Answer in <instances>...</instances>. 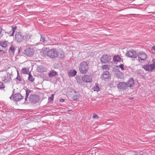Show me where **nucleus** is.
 I'll list each match as a JSON object with an SVG mask.
<instances>
[{
  "label": "nucleus",
  "instance_id": "nucleus-21",
  "mask_svg": "<svg viewBox=\"0 0 155 155\" xmlns=\"http://www.w3.org/2000/svg\"><path fill=\"white\" fill-rule=\"evenodd\" d=\"M76 80L78 83L81 84V85H83V82L84 81L83 80V77L81 78L79 77H77Z\"/></svg>",
  "mask_w": 155,
  "mask_h": 155
},
{
  "label": "nucleus",
  "instance_id": "nucleus-36",
  "mask_svg": "<svg viewBox=\"0 0 155 155\" xmlns=\"http://www.w3.org/2000/svg\"><path fill=\"white\" fill-rule=\"evenodd\" d=\"M118 73L119 76H117V77L120 78H121L123 77V73L120 72V71H119Z\"/></svg>",
  "mask_w": 155,
  "mask_h": 155
},
{
  "label": "nucleus",
  "instance_id": "nucleus-27",
  "mask_svg": "<svg viewBox=\"0 0 155 155\" xmlns=\"http://www.w3.org/2000/svg\"><path fill=\"white\" fill-rule=\"evenodd\" d=\"M59 57L60 59H63L64 57V53L63 51H61L59 53Z\"/></svg>",
  "mask_w": 155,
  "mask_h": 155
},
{
  "label": "nucleus",
  "instance_id": "nucleus-46",
  "mask_svg": "<svg viewBox=\"0 0 155 155\" xmlns=\"http://www.w3.org/2000/svg\"><path fill=\"white\" fill-rule=\"evenodd\" d=\"M130 99H132V98H130Z\"/></svg>",
  "mask_w": 155,
  "mask_h": 155
},
{
  "label": "nucleus",
  "instance_id": "nucleus-24",
  "mask_svg": "<svg viewBox=\"0 0 155 155\" xmlns=\"http://www.w3.org/2000/svg\"><path fill=\"white\" fill-rule=\"evenodd\" d=\"M57 75V72L55 71H52L48 74V76L50 77L55 76Z\"/></svg>",
  "mask_w": 155,
  "mask_h": 155
},
{
  "label": "nucleus",
  "instance_id": "nucleus-5",
  "mask_svg": "<svg viewBox=\"0 0 155 155\" xmlns=\"http://www.w3.org/2000/svg\"><path fill=\"white\" fill-rule=\"evenodd\" d=\"M24 36L22 33L19 32H16L15 35L16 41L18 43L21 42L23 40Z\"/></svg>",
  "mask_w": 155,
  "mask_h": 155
},
{
  "label": "nucleus",
  "instance_id": "nucleus-43",
  "mask_svg": "<svg viewBox=\"0 0 155 155\" xmlns=\"http://www.w3.org/2000/svg\"><path fill=\"white\" fill-rule=\"evenodd\" d=\"M152 50H153L154 51V52H155V46H153L152 47Z\"/></svg>",
  "mask_w": 155,
  "mask_h": 155
},
{
  "label": "nucleus",
  "instance_id": "nucleus-31",
  "mask_svg": "<svg viewBox=\"0 0 155 155\" xmlns=\"http://www.w3.org/2000/svg\"><path fill=\"white\" fill-rule=\"evenodd\" d=\"M18 73V75L17 76L16 78V79L17 81H22L23 80L24 81V80L23 79H22L20 76L18 75V71L17 72Z\"/></svg>",
  "mask_w": 155,
  "mask_h": 155
},
{
  "label": "nucleus",
  "instance_id": "nucleus-25",
  "mask_svg": "<svg viewBox=\"0 0 155 155\" xmlns=\"http://www.w3.org/2000/svg\"><path fill=\"white\" fill-rule=\"evenodd\" d=\"M141 151L137 150V151H133L132 153L134 155H143L141 154Z\"/></svg>",
  "mask_w": 155,
  "mask_h": 155
},
{
  "label": "nucleus",
  "instance_id": "nucleus-18",
  "mask_svg": "<svg viewBox=\"0 0 155 155\" xmlns=\"http://www.w3.org/2000/svg\"><path fill=\"white\" fill-rule=\"evenodd\" d=\"M73 92L75 94L72 97V98L73 101H75L79 97L80 94L78 92L74 91H73Z\"/></svg>",
  "mask_w": 155,
  "mask_h": 155
},
{
  "label": "nucleus",
  "instance_id": "nucleus-8",
  "mask_svg": "<svg viewBox=\"0 0 155 155\" xmlns=\"http://www.w3.org/2000/svg\"><path fill=\"white\" fill-rule=\"evenodd\" d=\"M12 100L15 101H18L23 99L24 98L23 96H22L21 94L19 93H16L12 97V96L10 97V98Z\"/></svg>",
  "mask_w": 155,
  "mask_h": 155
},
{
  "label": "nucleus",
  "instance_id": "nucleus-39",
  "mask_svg": "<svg viewBox=\"0 0 155 155\" xmlns=\"http://www.w3.org/2000/svg\"><path fill=\"white\" fill-rule=\"evenodd\" d=\"M98 117H99L97 116V115L96 114H93V118L94 119H98Z\"/></svg>",
  "mask_w": 155,
  "mask_h": 155
},
{
  "label": "nucleus",
  "instance_id": "nucleus-33",
  "mask_svg": "<svg viewBox=\"0 0 155 155\" xmlns=\"http://www.w3.org/2000/svg\"><path fill=\"white\" fill-rule=\"evenodd\" d=\"M5 88V85L2 82H0V89H3Z\"/></svg>",
  "mask_w": 155,
  "mask_h": 155
},
{
  "label": "nucleus",
  "instance_id": "nucleus-34",
  "mask_svg": "<svg viewBox=\"0 0 155 155\" xmlns=\"http://www.w3.org/2000/svg\"><path fill=\"white\" fill-rule=\"evenodd\" d=\"M102 68L103 69L106 70L108 68V67L107 65H104L102 66Z\"/></svg>",
  "mask_w": 155,
  "mask_h": 155
},
{
  "label": "nucleus",
  "instance_id": "nucleus-28",
  "mask_svg": "<svg viewBox=\"0 0 155 155\" xmlns=\"http://www.w3.org/2000/svg\"><path fill=\"white\" fill-rule=\"evenodd\" d=\"M29 72V69L26 68H23L21 70V72L24 74H28Z\"/></svg>",
  "mask_w": 155,
  "mask_h": 155
},
{
  "label": "nucleus",
  "instance_id": "nucleus-37",
  "mask_svg": "<svg viewBox=\"0 0 155 155\" xmlns=\"http://www.w3.org/2000/svg\"><path fill=\"white\" fill-rule=\"evenodd\" d=\"M4 49L2 48H1V47H0V54H3L5 52L3 51V50Z\"/></svg>",
  "mask_w": 155,
  "mask_h": 155
},
{
  "label": "nucleus",
  "instance_id": "nucleus-32",
  "mask_svg": "<svg viewBox=\"0 0 155 155\" xmlns=\"http://www.w3.org/2000/svg\"><path fill=\"white\" fill-rule=\"evenodd\" d=\"M40 41L42 42H45V38L43 35H41Z\"/></svg>",
  "mask_w": 155,
  "mask_h": 155
},
{
  "label": "nucleus",
  "instance_id": "nucleus-16",
  "mask_svg": "<svg viewBox=\"0 0 155 155\" xmlns=\"http://www.w3.org/2000/svg\"><path fill=\"white\" fill-rule=\"evenodd\" d=\"M12 31H10L8 32H5L6 33H7L8 34H10L9 36H13L14 35V33L15 31L17 29V27L16 26H15L14 27L12 26Z\"/></svg>",
  "mask_w": 155,
  "mask_h": 155
},
{
  "label": "nucleus",
  "instance_id": "nucleus-44",
  "mask_svg": "<svg viewBox=\"0 0 155 155\" xmlns=\"http://www.w3.org/2000/svg\"><path fill=\"white\" fill-rule=\"evenodd\" d=\"M2 31V28L0 26V34H1V32Z\"/></svg>",
  "mask_w": 155,
  "mask_h": 155
},
{
  "label": "nucleus",
  "instance_id": "nucleus-23",
  "mask_svg": "<svg viewBox=\"0 0 155 155\" xmlns=\"http://www.w3.org/2000/svg\"><path fill=\"white\" fill-rule=\"evenodd\" d=\"M114 60L115 62H120L121 60V58L119 55L114 56Z\"/></svg>",
  "mask_w": 155,
  "mask_h": 155
},
{
  "label": "nucleus",
  "instance_id": "nucleus-40",
  "mask_svg": "<svg viewBox=\"0 0 155 155\" xmlns=\"http://www.w3.org/2000/svg\"><path fill=\"white\" fill-rule=\"evenodd\" d=\"M54 97V95L53 94H52L51 97H49L48 98V100L49 101H52L53 100Z\"/></svg>",
  "mask_w": 155,
  "mask_h": 155
},
{
  "label": "nucleus",
  "instance_id": "nucleus-47",
  "mask_svg": "<svg viewBox=\"0 0 155 155\" xmlns=\"http://www.w3.org/2000/svg\"><path fill=\"white\" fill-rule=\"evenodd\" d=\"M130 99H132V98H130Z\"/></svg>",
  "mask_w": 155,
  "mask_h": 155
},
{
  "label": "nucleus",
  "instance_id": "nucleus-9",
  "mask_svg": "<svg viewBox=\"0 0 155 155\" xmlns=\"http://www.w3.org/2000/svg\"><path fill=\"white\" fill-rule=\"evenodd\" d=\"M111 60V57L109 55L104 54L101 58V62L103 63L109 62Z\"/></svg>",
  "mask_w": 155,
  "mask_h": 155
},
{
  "label": "nucleus",
  "instance_id": "nucleus-12",
  "mask_svg": "<svg viewBox=\"0 0 155 155\" xmlns=\"http://www.w3.org/2000/svg\"><path fill=\"white\" fill-rule=\"evenodd\" d=\"M117 87L119 89L123 90L127 88V83L125 82H119Z\"/></svg>",
  "mask_w": 155,
  "mask_h": 155
},
{
  "label": "nucleus",
  "instance_id": "nucleus-14",
  "mask_svg": "<svg viewBox=\"0 0 155 155\" xmlns=\"http://www.w3.org/2000/svg\"><path fill=\"white\" fill-rule=\"evenodd\" d=\"M25 54L28 56L31 57L34 54L33 50L32 49L28 48L25 50Z\"/></svg>",
  "mask_w": 155,
  "mask_h": 155
},
{
  "label": "nucleus",
  "instance_id": "nucleus-17",
  "mask_svg": "<svg viewBox=\"0 0 155 155\" xmlns=\"http://www.w3.org/2000/svg\"><path fill=\"white\" fill-rule=\"evenodd\" d=\"M8 42L7 41H1L0 42V47L2 48L5 49L8 46Z\"/></svg>",
  "mask_w": 155,
  "mask_h": 155
},
{
  "label": "nucleus",
  "instance_id": "nucleus-29",
  "mask_svg": "<svg viewBox=\"0 0 155 155\" xmlns=\"http://www.w3.org/2000/svg\"><path fill=\"white\" fill-rule=\"evenodd\" d=\"M93 90L94 91H99V88L97 84H96L95 86L93 87Z\"/></svg>",
  "mask_w": 155,
  "mask_h": 155
},
{
  "label": "nucleus",
  "instance_id": "nucleus-35",
  "mask_svg": "<svg viewBox=\"0 0 155 155\" xmlns=\"http://www.w3.org/2000/svg\"><path fill=\"white\" fill-rule=\"evenodd\" d=\"M41 53H42V54L44 56H45L46 55H47V51L45 50H43Z\"/></svg>",
  "mask_w": 155,
  "mask_h": 155
},
{
  "label": "nucleus",
  "instance_id": "nucleus-13",
  "mask_svg": "<svg viewBox=\"0 0 155 155\" xmlns=\"http://www.w3.org/2000/svg\"><path fill=\"white\" fill-rule=\"evenodd\" d=\"M83 80L86 83L91 82L92 81L91 77L88 75H84L83 77Z\"/></svg>",
  "mask_w": 155,
  "mask_h": 155
},
{
  "label": "nucleus",
  "instance_id": "nucleus-2",
  "mask_svg": "<svg viewBox=\"0 0 155 155\" xmlns=\"http://www.w3.org/2000/svg\"><path fill=\"white\" fill-rule=\"evenodd\" d=\"M88 68V64L86 62L83 61L80 64L79 70L81 74H86L87 72Z\"/></svg>",
  "mask_w": 155,
  "mask_h": 155
},
{
  "label": "nucleus",
  "instance_id": "nucleus-7",
  "mask_svg": "<svg viewBox=\"0 0 155 155\" xmlns=\"http://www.w3.org/2000/svg\"><path fill=\"white\" fill-rule=\"evenodd\" d=\"M12 76V74L5 72L4 76L2 77V80L5 83L10 82L11 81V77Z\"/></svg>",
  "mask_w": 155,
  "mask_h": 155
},
{
  "label": "nucleus",
  "instance_id": "nucleus-30",
  "mask_svg": "<svg viewBox=\"0 0 155 155\" xmlns=\"http://www.w3.org/2000/svg\"><path fill=\"white\" fill-rule=\"evenodd\" d=\"M31 37V35L30 34H26L25 36V38L26 41L29 40Z\"/></svg>",
  "mask_w": 155,
  "mask_h": 155
},
{
  "label": "nucleus",
  "instance_id": "nucleus-10",
  "mask_svg": "<svg viewBox=\"0 0 155 155\" xmlns=\"http://www.w3.org/2000/svg\"><path fill=\"white\" fill-rule=\"evenodd\" d=\"M126 55L128 57L134 58H137L138 56L137 53L134 51H128Z\"/></svg>",
  "mask_w": 155,
  "mask_h": 155
},
{
  "label": "nucleus",
  "instance_id": "nucleus-4",
  "mask_svg": "<svg viewBox=\"0 0 155 155\" xmlns=\"http://www.w3.org/2000/svg\"><path fill=\"white\" fill-rule=\"evenodd\" d=\"M101 78L105 81H108L111 78L109 72L108 71L104 72L101 75Z\"/></svg>",
  "mask_w": 155,
  "mask_h": 155
},
{
  "label": "nucleus",
  "instance_id": "nucleus-38",
  "mask_svg": "<svg viewBox=\"0 0 155 155\" xmlns=\"http://www.w3.org/2000/svg\"><path fill=\"white\" fill-rule=\"evenodd\" d=\"M124 65L123 64H121L120 65H119L118 66V67H119L121 69V70L122 71H123L124 70Z\"/></svg>",
  "mask_w": 155,
  "mask_h": 155
},
{
  "label": "nucleus",
  "instance_id": "nucleus-22",
  "mask_svg": "<svg viewBox=\"0 0 155 155\" xmlns=\"http://www.w3.org/2000/svg\"><path fill=\"white\" fill-rule=\"evenodd\" d=\"M31 92V90L29 89H27L26 90V95L25 98V101L27 100V98H28V96Z\"/></svg>",
  "mask_w": 155,
  "mask_h": 155
},
{
  "label": "nucleus",
  "instance_id": "nucleus-20",
  "mask_svg": "<svg viewBox=\"0 0 155 155\" xmlns=\"http://www.w3.org/2000/svg\"><path fill=\"white\" fill-rule=\"evenodd\" d=\"M15 48L12 45L10 47L8 50V52L10 55H13L15 52Z\"/></svg>",
  "mask_w": 155,
  "mask_h": 155
},
{
  "label": "nucleus",
  "instance_id": "nucleus-19",
  "mask_svg": "<svg viewBox=\"0 0 155 155\" xmlns=\"http://www.w3.org/2000/svg\"><path fill=\"white\" fill-rule=\"evenodd\" d=\"M76 73L77 71L75 70H71L68 73V74L70 77H72L75 76Z\"/></svg>",
  "mask_w": 155,
  "mask_h": 155
},
{
  "label": "nucleus",
  "instance_id": "nucleus-26",
  "mask_svg": "<svg viewBox=\"0 0 155 155\" xmlns=\"http://www.w3.org/2000/svg\"><path fill=\"white\" fill-rule=\"evenodd\" d=\"M28 79L29 81L33 82L35 80V78L30 73L28 76Z\"/></svg>",
  "mask_w": 155,
  "mask_h": 155
},
{
  "label": "nucleus",
  "instance_id": "nucleus-3",
  "mask_svg": "<svg viewBox=\"0 0 155 155\" xmlns=\"http://www.w3.org/2000/svg\"><path fill=\"white\" fill-rule=\"evenodd\" d=\"M137 57L138 58V60L140 62H142L145 61L147 58V56L146 54L144 52L141 51L138 54H137Z\"/></svg>",
  "mask_w": 155,
  "mask_h": 155
},
{
  "label": "nucleus",
  "instance_id": "nucleus-11",
  "mask_svg": "<svg viewBox=\"0 0 155 155\" xmlns=\"http://www.w3.org/2000/svg\"><path fill=\"white\" fill-rule=\"evenodd\" d=\"M143 68L146 71H152L155 69V66L152 63L144 65L143 67Z\"/></svg>",
  "mask_w": 155,
  "mask_h": 155
},
{
  "label": "nucleus",
  "instance_id": "nucleus-6",
  "mask_svg": "<svg viewBox=\"0 0 155 155\" xmlns=\"http://www.w3.org/2000/svg\"><path fill=\"white\" fill-rule=\"evenodd\" d=\"M39 100V96L36 94H31L29 97V101L34 104L38 102Z\"/></svg>",
  "mask_w": 155,
  "mask_h": 155
},
{
  "label": "nucleus",
  "instance_id": "nucleus-15",
  "mask_svg": "<svg viewBox=\"0 0 155 155\" xmlns=\"http://www.w3.org/2000/svg\"><path fill=\"white\" fill-rule=\"evenodd\" d=\"M127 87H133L134 85L133 78H130L127 81Z\"/></svg>",
  "mask_w": 155,
  "mask_h": 155
},
{
  "label": "nucleus",
  "instance_id": "nucleus-41",
  "mask_svg": "<svg viewBox=\"0 0 155 155\" xmlns=\"http://www.w3.org/2000/svg\"><path fill=\"white\" fill-rule=\"evenodd\" d=\"M152 63L153 64H154V65H155V58H153L152 61Z\"/></svg>",
  "mask_w": 155,
  "mask_h": 155
},
{
  "label": "nucleus",
  "instance_id": "nucleus-42",
  "mask_svg": "<svg viewBox=\"0 0 155 155\" xmlns=\"http://www.w3.org/2000/svg\"><path fill=\"white\" fill-rule=\"evenodd\" d=\"M65 100L63 99H61L60 100V102H64Z\"/></svg>",
  "mask_w": 155,
  "mask_h": 155
},
{
  "label": "nucleus",
  "instance_id": "nucleus-1",
  "mask_svg": "<svg viewBox=\"0 0 155 155\" xmlns=\"http://www.w3.org/2000/svg\"><path fill=\"white\" fill-rule=\"evenodd\" d=\"M58 53L55 48H53L47 51V56L51 59H54L58 57Z\"/></svg>",
  "mask_w": 155,
  "mask_h": 155
},
{
  "label": "nucleus",
  "instance_id": "nucleus-45",
  "mask_svg": "<svg viewBox=\"0 0 155 155\" xmlns=\"http://www.w3.org/2000/svg\"><path fill=\"white\" fill-rule=\"evenodd\" d=\"M37 155H41L39 154H38Z\"/></svg>",
  "mask_w": 155,
  "mask_h": 155
}]
</instances>
